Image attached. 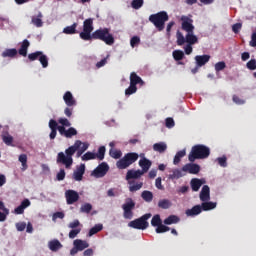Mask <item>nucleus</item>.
I'll list each match as a JSON object with an SVG mask.
<instances>
[{"label": "nucleus", "mask_w": 256, "mask_h": 256, "mask_svg": "<svg viewBox=\"0 0 256 256\" xmlns=\"http://www.w3.org/2000/svg\"><path fill=\"white\" fill-rule=\"evenodd\" d=\"M200 207L202 208V211H211L212 209H215V207H217V203L205 201L202 202Z\"/></svg>", "instance_id": "nucleus-32"}, {"label": "nucleus", "mask_w": 256, "mask_h": 256, "mask_svg": "<svg viewBox=\"0 0 256 256\" xmlns=\"http://www.w3.org/2000/svg\"><path fill=\"white\" fill-rule=\"evenodd\" d=\"M218 164L220 165V167H227V157L222 156L217 158Z\"/></svg>", "instance_id": "nucleus-62"}, {"label": "nucleus", "mask_w": 256, "mask_h": 256, "mask_svg": "<svg viewBox=\"0 0 256 256\" xmlns=\"http://www.w3.org/2000/svg\"><path fill=\"white\" fill-rule=\"evenodd\" d=\"M190 185H191V189L192 191H199V189H201V186L203 185V181L199 178H193L190 181Z\"/></svg>", "instance_id": "nucleus-30"}, {"label": "nucleus", "mask_w": 256, "mask_h": 256, "mask_svg": "<svg viewBox=\"0 0 256 256\" xmlns=\"http://www.w3.org/2000/svg\"><path fill=\"white\" fill-rule=\"evenodd\" d=\"M153 151H156V153H165L167 151V143L158 142L153 144Z\"/></svg>", "instance_id": "nucleus-29"}, {"label": "nucleus", "mask_w": 256, "mask_h": 256, "mask_svg": "<svg viewBox=\"0 0 256 256\" xmlns=\"http://www.w3.org/2000/svg\"><path fill=\"white\" fill-rule=\"evenodd\" d=\"M202 211L203 210L201 208V205H195L191 209L186 210V215H187V217H195L197 215H200V213H202Z\"/></svg>", "instance_id": "nucleus-26"}, {"label": "nucleus", "mask_w": 256, "mask_h": 256, "mask_svg": "<svg viewBox=\"0 0 256 256\" xmlns=\"http://www.w3.org/2000/svg\"><path fill=\"white\" fill-rule=\"evenodd\" d=\"M103 41L106 45H113L115 38L111 34L109 28H100L94 31L91 35V40Z\"/></svg>", "instance_id": "nucleus-3"}, {"label": "nucleus", "mask_w": 256, "mask_h": 256, "mask_svg": "<svg viewBox=\"0 0 256 256\" xmlns=\"http://www.w3.org/2000/svg\"><path fill=\"white\" fill-rule=\"evenodd\" d=\"M93 33V18H88L83 22V31L80 32V39L83 41H91Z\"/></svg>", "instance_id": "nucleus-7"}, {"label": "nucleus", "mask_w": 256, "mask_h": 256, "mask_svg": "<svg viewBox=\"0 0 256 256\" xmlns=\"http://www.w3.org/2000/svg\"><path fill=\"white\" fill-rule=\"evenodd\" d=\"M100 231H103V224H96L89 230L88 237H93V235H97Z\"/></svg>", "instance_id": "nucleus-35"}, {"label": "nucleus", "mask_w": 256, "mask_h": 256, "mask_svg": "<svg viewBox=\"0 0 256 256\" xmlns=\"http://www.w3.org/2000/svg\"><path fill=\"white\" fill-rule=\"evenodd\" d=\"M130 85L137 87V85H145V82L139 75H137V73L132 72L130 74Z\"/></svg>", "instance_id": "nucleus-22"}, {"label": "nucleus", "mask_w": 256, "mask_h": 256, "mask_svg": "<svg viewBox=\"0 0 256 256\" xmlns=\"http://www.w3.org/2000/svg\"><path fill=\"white\" fill-rule=\"evenodd\" d=\"M58 123L62 125V127H69L71 125V122L67 118H59Z\"/></svg>", "instance_id": "nucleus-61"}, {"label": "nucleus", "mask_w": 256, "mask_h": 256, "mask_svg": "<svg viewBox=\"0 0 256 256\" xmlns=\"http://www.w3.org/2000/svg\"><path fill=\"white\" fill-rule=\"evenodd\" d=\"M31 23L34 27L41 28L43 27V13L38 11L36 15L31 17Z\"/></svg>", "instance_id": "nucleus-16"}, {"label": "nucleus", "mask_w": 256, "mask_h": 256, "mask_svg": "<svg viewBox=\"0 0 256 256\" xmlns=\"http://www.w3.org/2000/svg\"><path fill=\"white\" fill-rule=\"evenodd\" d=\"M56 177L58 181H63L65 179V169H60Z\"/></svg>", "instance_id": "nucleus-64"}, {"label": "nucleus", "mask_w": 256, "mask_h": 256, "mask_svg": "<svg viewBox=\"0 0 256 256\" xmlns=\"http://www.w3.org/2000/svg\"><path fill=\"white\" fill-rule=\"evenodd\" d=\"M17 49H6L5 52L2 53V57H16Z\"/></svg>", "instance_id": "nucleus-43"}, {"label": "nucleus", "mask_w": 256, "mask_h": 256, "mask_svg": "<svg viewBox=\"0 0 256 256\" xmlns=\"http://www.w3.org/2000/svg\"><path fill=\"white\" fill-rule=\"evenodd\" d=\"M184 173H190V175H197L201 171V166L193 162L188 163L182 167Z\"/></svg>", "instance_id": "nucleus-12"}, {"label": "nucleus", "mask_w": 256, "mask_h": 256, "mask_svg": "<svg viewBox=\"0 0 256 256\" xmlns=\"http://www.w3.org/2000/svg\"><path fill=\"white\" fill-rule=\"evenodd\" d=\"M69 229H81L82 225L81 222H79L78 219L74 220L73 222H70L68 224Z\"/></svg>", "instance_id": "nucleus-55"}, {"label": "nucleus", "mask_w": 256, "mask_h": 256, "mask_svg": "<svg viewBox=\"0 0 256 256\" xmlns=\"http://www.w3.org/2000/svg\"><path fill=\"white\" fill-rule=\"evenodd\" d=\"M144 3H145L144 0H133L131 2V7H132V9L138 10V9H141V7H143Z\"/></svg>", "instance_id": "nucleus-46"}, {"label": "nucleus", "mask_w": 256, "mask_h": 256, "mask_svg": "<svg viewBox=\"0 0 256 256\" xmlns=\"http://www.w3.org/2000/svg\"><path fill=\"white\" fill-rule=\"evenodd\" d=\"M180 219L176 215H170L164 220V225H173L179 223Z\"/></svg>", "instance_id": "nucleus-36"}, {"label": "nucleus", "mask_w": 256, "mask_h": 256, "mask_svg": "<svg viewBox=\"0 0 256 256\" xmlns=\"http://www.w3.org/2000/svg\"><path fill=\"white\" fill-rule=\"evenodd\" d=\"M105 146H100L98 149V153L96 154L97 159H99V161H103L105 159Z\"/></svg>", "instance_id": "nucleus-47"}, {"label": "nucleus", "mask_w": 256, "mask_h": 256, "mask_svg": "<svg viewBox=\"0 0 256 256\" xmlns=\"http://www.w3.org/2000/svg\"><path fill=\"white\" fill-rule=\"evenodd\" d=\"M93 210V205H91L90 203H85L81 206L80 211L81 213H91V211Z\"/></svg>", "instance_id": "nucleus-48"}, {"label": "nucleus", "mask_w": 256, "mask_h": 256, "mask_svg": "<svg viewBox=\"0 0 256 256\" xmlns=\"http://www.w3.org/2000/svg\"><path fill=\"white\" fill-rule=\"evenodd\" d=\"M49 129H51L50 132V139H55L57 137V121L51 119L49 121Z\"/></svg>", "instance_id": "nucleus-28"}, {"label": "nucleus", "mask_w": 256, "mask_h": 256, "mask_svg": "<svg viewBox=\"0 0 256 256\" xmlns=\"http://www.w3.org/2000/svg\"><path fill=\"white\" fill-rule=\"evenodd\" d=\"M93 159H97V154L93 153V152H86L83 156H82V161H91Z\"/></svg>", "instance_id": "nucleus-44"}, {"label": "nucleus", "mask_w": 256, "mask_h": 256, "mask_svg": "<svg viewBox=\"0 0 256 256\" xmlns=\"http://www.w3.org/2000/svg\"><path fill=\"white\" fill-rule=\"evenodd\" d=\"M139 43H141V38H139V36H133L130 40V45L133 48L137 47Z\"/></svg>", "instance_id": "nucleus-57"}, {"label": "nucleus", "mask_w": 256, "mask_h": 256, "mask_svg": "<svg viewBox=\"0 0 256 256\" xmlns=\"http://www.w3.org/2000/svg\"><path fill=\"white\" fill-rule=\"evenodd\" d=\"M138 165L142 169L140 171L145 174L149 171V169H151V165H153V162L147 158H142L139 160Z\"/></svg>", "instance_id": "nucleus-17"}, {"label": "nucleus", "mask_w": 256, "mask_h": 256, "mask_svg": "<svg viewBox=\"0 0 256 256\" xmlns=\"http://www.w3.org/2000/svg\"><path fill=\"white\" fill-rule=\"evenodd\" d=\"M172 56L173 59H175L176 61H183V59L185 58V53L183 52V50H174L172 52Z\"/></svg>", "instance_id": "nucleus-39"}, {"label": "nucleus", "mask_w": 256, "mask_h": 256, "mask_svg": "<svg viewBox=\"0 0 256 256\" xmlns=\"http://www.w3.org/2000/svg\"><path fill=\"white\" fill-rule=\"evenodd\" d=\"M152 214L146 213L142 215L140 218L135 219L133 221H130L128 223V227H131L132 229H138L140 231H145L149 227V219H151Z\"/></svg>", "instance_id": "nucleus-5"}, {"label": "nucleus", "mask_w": 256, "mask_h": 256, "mask_svg": "<svg viewBox=\"0 0 256 256\" xmlns=\"http://www.w3.org/2000/svg\"><path fill=\"white\" fill-rule=\"evenodd\" d=\"M149 21L150 23H153L158 31H163V29H165V23L169 21V14H167L165 11H160L156 14L150 15Z\"/></svg>", "instance_id": "nucleus-4"}, {"label": "nucleus", "mask_w": 256, "mask_h": 256, "mask_svg": "<svg viewBox=\"0 0 256 256\" xmlns=\"http://www.w3.org/2000/svg\"><path fill=\"white\" fill-rule=\"evenodd\" d=\"M64 102L66 103L67 107H75L77 105V101L73 97V94L70 91H67L63 96Z\"/></svg>", "instance_id": "nucleus-20"}, {"label": "nucleus", "mask_w": 256, "mask_h": 256, "mask_svg": "<svg viewBox=\"0 0 256 256\" xmlns=\"http://www.w3.org/2000/svg\"><path fill=\"white\" fill-rule=\"evenodd\" d=\"M77 23H73L71 26H67L63 29L65 35H75L77 33Z\"/></svg>", "instance_id": "nucleus-33"}, {"label": "nucleus", "mask_w": 256, "mask_h": 256, "mask_svg": "<svg viewBox=\"0 0 256 256\" xmlns=\"http://www.w3.org/2000/svg\"><path fill=\"white\" fill-rule=\"evenodd\" d=\"M79 149L85 153L87 149H89V143H83L81 140H76L74 145L68 147L65 152H59L57 154L56 163L58 165H64L66 169H70L73 165V156Z\"/></svg>", "instance_id": "nucleus-1"}, {"label": "nucleus", "mask_w": 256, "mask_h": 256, "mask_svg": "<svg viewBox=\"0 0 256 256\" xmlns=\"http://www.w3.org/2000/svg\"><path fill=\"white\" fill-rule=\"evenodd\" d=\"M134 93H137V86L130 84V86L125 90V95L129 97V95H133Z\"/></svg>", "instance_id": "nucleus-50"}, {"label": "nucleus", "mask_w": 256, "mask_h": 256, "mask_svg": "<svg viewBox=\"0 0 256 256\" xmlns=\"http://www.w3.org/2000/svg\"><path fill=\"white\" fill-rule=\"evenodd\" d=\"M211 155V149L203 144H196L191 148L188 161L195 163L197 159H207Z\"/></svg>", "instance_id": "nucleus-2"}, {"label": "nucleus", "mask_w": 256, "mask_h": 256, "mask_svg": "<svg viewBox=\"0 0 256 256\" xmlns=\"http://www.w3.org/2000/svg\"><path fill=\"white\" fill-rule=\"evenodd\" d=\"M166 127H168V129L175 127V120H173V118H166Z\"/></svg>", "instance_id": "nucleus-63"}, {"label": "nucleus", "mask_w": 256, "mask_h": 256, "mask_svg": "<svg viewBox=\"0 0 256 256\" xmlns=\"http://www.w3.org/2000/svg\"><path fill=\"white\" fill-rule=\"evenodd\" d=\"M75 135H77V129H75L74 127H70L68 128V130H66V134L64 137H66V139H71L72 137H75Z\"/></svg>", "instance_id": "nucleus-45"}, {"label": "nucleus", "mask_w": 256, "mask_h": 256, "mask_svg": "<svg viewBox=\"0 0 256 256\" xmlns=\"http://www.w3.org/2000/svg\"><path fill=\"white\" fill-rule=\"evenodd\" d=\"M246 67L250 71H255V69H256V60L255 59H251L250 61H248L246 63Z\"/></svg>", "instance_id": "nucleus-58"}, {"label": "nucleus", "mask_w": 256, "mask_h": 256, "mask_svg": "<svg viewBox=\"0 0 256 256\" xmlns=\"http://www.w3.org/2000/svg\"><path fill=\"white\" fill-rule=\"evenodd\" d=\"M199 197H200V201L202 202L211 200V189L209 188L208 185H204L202 187Z\"/></svg>", "instance_id": "nucleus-14"}, {"label": "nucleus", "mask_w": 256, "mask_h": 256, "mask_svg": "<svg viewBox=\"0 0 256 256\" xmlns=\"http://www.w3.org/2000/svg\"><path fill=\"white\" fill-rule=\"evenodd\" d=\"M186 43L188 45H195V43H199V38H197L193 32H187Z\"/></svg>", "instance_id": "nucleus-31"}, {"label": "nucleus", "mask_w": 256, "mask_h": 256, "mask_svg": "<svg viewBox=\"0 0 256 256\" xmlns=\"http://www.w3.org/2000/svg\"><path fill=\"white\" fill-rule=\"evenodd\" d=\"M176 38H177V45H179V47L185 45V43H187V39L186 36H183V33L181 32H177L176 34Z\"/></svg>", "instance_id": "nucleus-40"}, {"label": "nucleus", "mask_w": 256, "mask_h": 256, "mask_svg": "<svg viewBox=\"0 0 256 256\" xmlns=\"http://www.w3.org/2000/svg\"><path fill=\"white\" fill-rule=\"evenodd\" d=\"M139 159V154L135 152H129L124 155L119 161L116 162L117 169H127L131 167Z\"/></svg>", "instance_id": "nucleus-6"}, {"label": "nucleus", "mask_w": 256, "mask_h": 256, "mask_svg": "<svg viewBox=\"0 0 256 256\" xmlns=\"http://www.w3.org/2000/svg\"><path fill=\"white\" fill-rule=\"evenodd\" d=\"M181 21H182L183 31H186V33H193V31H195V26L193 25V19L187 16H182Z\"/></svg>", "instance_id": "nucleus-11"}, {"label": "nucleus", "mask_w": 256, "mask_h": 256, "mask_svg": "<svg viewBox=\"0 0 256 256\" xmlns=\"http://www.w3.org/2000/svg\"><path fill=\"white\" fill-rule=\"evenodd\" d=\"M210 59H211V56L207 54L195 56L197 67H203V65H207Z\"/></svg>", "instance_id": "nucleus-19"}, {"label": "nucleus", "mask_w": 256, "mask_h": 256, "mask_svg": "<svg viewBox=\"0 0 256 256\" xmlns=\"http://www.w3.org/2000/svg\"><path fill=\"white\" fill-rule=\"evenodd\" d=\"M1 139L3 143H5V145H7L8 147H15V145L13 144V141H14L13 136H11L9 132L3 131L1 134Z\"/></svg>", "instance_id": "nucleus-21"}, {"label": "nucleus", "mask_w": 256, "mask_h": 256, "mask_svg": "<svg viewBox=\"0 0 256 256\" xmlns=\"http://www.w3.org/2000/svg\"><path fill=\"white\" fill-rule=\"evenodd\" d=\"M141 197L146 201V203H151V201H153V192L144 190L141 194Z\"/></svg>", "instance_id": "nucleus-37"}, {"label": "nucleus", "mask_w": 256, "mask_h": 256, "mask_svg": "<svg viewBox=\"0 0 256 256\" xmlns=\"http://www.w3.org/2000/svg\"><path fill=\"white\" fill-rule=\"evenodd\" d=\"M31 43H29V40L25 39L23 40L20 49L18 50L19 55L22 57H27V51L30 47Z\"/></svg>", "instance_id": "nucleus-27"}, {"label": "nucleus", "mask_w": 256, "mask_h": 256, "mask_svg": "<svg viewBox=\"0 0 256 256\" xmlns=\"http://www.w3.org/2000/svg\"><path fill=\"white\" fill-rule=\"evenodd\" d=\"M73 175L75 181H83V175H85V164H81L79 167H77Z\"/></svg>", "instance_id": "nucleus-24"}, {"label": "nucleus", "mask_w": 256, "mask_h": 256, "mask_svg": "<svg viewBox=\"0 0 256 256\" xmlns=\"http://www.w3.org/2000/svg\"><path fill=\"white\" fill-rule=\"evenodd\" d=\"M172 203L168 199H162L158 202V207L160 209H169L171 207Z\"/></svg>", "instance_id": "nucleus-42"}, {"label": "nucleus", "mask_w": 256, "mask_h": 256, "mask_svg": "<svg viewBox=\"0 0 256 256\" xmlns=\"http://www.w3.org/2000/svg\"><path fill=\"white\" fill-rule=\"evenodd\" d=\"M182 177L181 170H174L172 174L169 175V179H180Z\"/></svg>", "instance_id": "nucleus-60"}, {"label": "nucleus", "mask_w": 256, "mask_h": 256, "mask_svg": "<svg viewBox=\"0 0 256 256\" xmlns=\"http://www.w3.org/2000/svg\"><path fill=\"white\" fill-rule=\"evenodd\" d=\"M79 233H81V228H73L69 232L68 237H69V239H75V237H77V235H79Z\"/></svg>", "instance_id": "nucleus-54"}, {"label": "nucleus", "mask_w": 256, "mask_h": 256, "mask_svg": "<svg viewBox=\"0 0 256 256\" xmlns=\"http://www.w3.org/2000/svg\"><path fill=\"white\" fill-rule=\"evenodd\" d=\"M185 155H187V151L185 150L178 151L174 156V160H173L174 165H179V163H181V159H183Z\"/></svg>", "instance_id": "nucleus-34"}, {"label": "nucleus", "mask_w": 256, "mask_h": 256, "mask_svg": "<svg viewBox=\"0 0 256 256\" xmlns=\"http://www.w3.org/2000/svg\"><path fill=\"white\" fill-rule=\"evenodd\" d=\"M144 173L141 170H128L126 174V181H131V179H141Z\"/></svg>", "instance_id": "nucleus-18"}, {"label": "nucleus", "mask_w": 256, "mask_h": 256, "mask_svg": "<svg viewBox=\"0 0 256 256\" xmlns=\"http://www.w3.org/2000/svg\"><path fill=\"white\" fill-rule=\"evenodd\" d=\"M3 212H0V222L7 220V215H9V209L8 208H2Z\"/></svg>", "instance_id": "nucleus-56"}, {"label": "nucleus", "mask_w": 256, "mask_h": 256, "mask_svg": "<svg viewBox=\"0 0 256 256\" xmlns=\"http://www.w3.org/2000/svg\"><path fill=\"white\" fill-rule=\"evenodd\" d=\"M124 219H133V209H135V201L132 198L126 199V202L122 205Z\"/></svg>", "instance_id": "nucleus-9"}, {"label": "nucleus", "mask_w": 256, "mask_h": 256, "mask_svg": "<svg viewBox=\"0 0 256 256\" xmlns=\"http://www.w3.org/2000/svg\"><path fill=\"white\" fill-rule=\"evenodd\" d=\"M167 231H171V228L164 225L163 222L156 227V233H167Z\"/></svg>", "instance_id": "nucleus-49"}, {"label": "nucleus", "mask_w": 256, "mask_h": 256, "mask_svg": "<svg viewBox=\"0 0 256 256\" xmlns=\"http://www.w3.org/2000/svg\"><path fill=\"white\" fill-rule=\"evenodd\" d=\"M18 159L22 163L23 171H25L27 169V155L21 154Z\"/></svg>", "instance_id": "nucleus-53"}, {"label": "nucleus", "mask_w": 256, "mask_h": 256, "mask_svg": "<svg viewBox=\"0 0 256 256\" xmlns=\"http://www.w3.org/2000/svg\"><path fill=\"white\" fill-rule=\"evenodd\" d=\"M30 206H31V201H29V199H24L21 202V204L14 209L15 215H23V213H25V209H27V207H30Z\"/></svg>", "instance_id": "nucleus-15"}, {"label": "nucleus", "mask_w": 256, "mask_h": 256, "mask_svg": "<svg viewBox=\"0 0 256 256\" xmlns=\"http://www.w3.org/2000/svg\"><path fill=\"white\" fill-rule=\"evenodd\" d=\"M57 219H65V213L64 212H55L52 216V221H57Z\"/></svg>", "instance_id": "nucleus-59"}, {"label": "nucleus", "mask_w": 256, "mask_h": 256, "mask_svg": "<svg viewBox=\"0 0 256 256\" xmlns=\"http://www.w3.org/2000/svg\"><path fill=\"white\" fill-rule=\"evenodd\" d=\"M226 67L227 64L225 63V61H220L215 64V71L216 73H219L220 71H223V69H225Z\"/></svg>", "instance_id": "nucleus-52"}, {"label": "nucleus", "mask_w": 256, "mask_h": 256, "mask_svg": "<svg viewBox=\"0 0 256 256\" xmlns=\"http://www.w3.org/2000/svg\"><path fill=\"white\" fill-rule=\"evenodd\" d=\"M65 198L67 205H74L79 201V193L75 190H67L65 192Z\"/></svg>", "instance_id": "nucleus-13"}, {"label": "nucleus", "mask_w": 256, "mask_h": 256, "mask_svg": "<svg viewBox=\"0 0 256 256\" xmlns=\"http://www.w3.org/2000/svg\"><path fill=\"white\" fill-rule=\"evenodd\" d=\"M73 245L78 251H85V249L89 248V242L81 239L74 240Z\"/></svg>", "instance_id": "nucleus-23"}, {"label": "nucleus", "mask_w": 256, "mask_h": 256, "mask_svg": "<svg viewBox=\"0 0 256 256\" xmlns=\"http://www.w3.org/2000/svg\"><path fill=\"white\" fill-rule=\"evenodd\" d=\"M163 223V220H161V216L159 214H156L152 217L151 225L152 227H158Z\"/></svg>", "instance_id": "nucleus-41"}, {"label": "nucleus", "mask_w": 256, "mask_h": 256, "mask_svg": "<svg viewBox=\"0 0 256 256\" xmlns=\"http://www.w3.org/2000/svg\"><path fill=\"white\" fill-rule=\"evenodd\" d=\"M142 187H143V182L131 184L129 186V191H131V193H135V191H139V189H141Z\"/></svg>", "instance_id": "nucleus-51"}, {"label": "nucleus", "mask_w": 256, "mask_h": 256, "mask_svg": "<svg viewBox=\"0 0 256 256\" xmlns=\"http://www.w3.org/2000/svg\"><path fill=\"white\" fill-rule=\"evenodd\" d=\"M107 173H109V164L102 162L93 170L92 176L96 179H101L102 177H105Z\"/></svg>", "instance_id": "nucleus-10"}, {"label": "nucleus", "mask_w": 256, "mask_h": 256, "mask_svg": "<svg viewBox=\"0 0 256 256\" xmlns=\"http://www.w3.org/2000/svg\"><path fill=\"white\" fill-rule=\"evenodd\" d=\"M48 247H49L50 251L57 253V251H59V249H63V244H61V242L59 240L54 239L48 243Z\"/></svg>", "instance_id": "nucleus-25"}, {"label": "nucleus", "mask_w": 256, "mask_h": 256, "mask_svg": "<svg viewBox=\"0 0 256 256\" xmlns=\"http://www.w3.org/2000/svg\"><path fill=\"white\" fill-rule=\"evenodd\" d=\"M28 59L29 61H39L43 69H47V67H49V58L47 57V55L43 54L42 51L30 53L28 55Z\"/></svg>", "instance_id": "nucleus-8"}, {"label": "nucleus", "mask_w": 256, "mask_h": 256, "mask_svg": "<svg viewBox=\"0 0 256 256\" xmlns=\"http://www.w3.org/2000/svg\"><path fill=\"white\" fill-rule=\"evenodd\" d=\"M109 155L110 157H112V159H121V157L123 156V152H121V150L111 148L109 150Z\"/></svg>", "instance_id": "nucleus-38"}]
</instances>
